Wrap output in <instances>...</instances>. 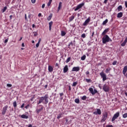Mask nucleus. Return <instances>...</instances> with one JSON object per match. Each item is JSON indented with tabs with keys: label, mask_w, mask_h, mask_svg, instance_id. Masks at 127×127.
Segmentation results:
<instances>
[{
	"label": "nucleus",
	"mask_w": 127,
	"mask_h": 127,
	"mask_svg": "<svg viewBox=\"0 0 127 127\" xmlns=\"http://www.w3.org/2000/svg\"><path fill=\"white\" fill-rule=\"evenodd\" d=\"M39 107H42L40 109H36V113L37 114H39L41 111H43V106L39 105Z\"/></svg>",
	"instance_id": "nucleus-12"
},
{
	"label": "nucleus",
	"mask_w": 127,
	"mask_h": 127,
	"mask_svg": "<svg viewBox=\"0 0 127 127\" xmlns=\"http://www.w3.org/2000/svg\"><path fill=\"white\" fill-rule=\"evenodd\" d=\"M53 14L52 13H51L50 14V15H49L48 18H47V19L49 21H50L51 20V19L52 18V16H53Z\"/></svg>",
	"instance_id": "nucleus-24"
},
{
	"label": "nucleus",
	"mask_w": 127,
	"mask_h": 127,
	"mask_svg": "<svg viewBox=\"0 0 127 127\" xmlns=\"http://www.w3.org/2000/svg\"><path fill=\"white\" fill-rule=\"evenodd\" d=\"M96 110H97L96 111H95L93 112V115H101L102 112L101 111V109H97Z\"/></svg>",
	"instance_id": "nucleus-10"
},
{
	"label": "nucleus",
	"mask_w": 127,
	"mask_h": 127,
	"mask_svg": "<svg viewBox=\"0 0 127 127\" xmlns=\"http://www.w3.org/2000/svg\"><path fill=\"white\" fill-rule=\"evenodd\" d=\"M7 41H8V39H5L4 41V43H7Z\"/></svg>",
	"instance_id": "nucleus-56"
},
{
	"label": "nucleus",
	"mask_w": 127,
	"mask_h": 127,
	"mask_svg": "<svg viewBox=\"0 0 127 127\" xmlns=\"http://www.w3.org/2000/svg\"><path fill=\"white\" fill-rule=\"evenodd\" d=\"M68 70H69V68H68V65H65L64 68V73H67V72H68Z\"/></svg>",
	"instance_id": "nucleus-13"
},
{
	"label": "nucleus",
	"mask_w": 127,
	"mask_h": 127,
	"mask_svg": "<svg viewBox=\"0 0 127 127\" xmlns=\"http://www.w3.org/2000/svg\"><path fill=\"white\" fill-rule=\"evenodd\" d=\"M61 117H62V113H61V114H60L58 115L57 119H60V118H61Z\"/></svg>",
	"instance_id": "nucleus-38"
},
{
	"label": "nucleus",
	"mask_w": 127,
	"mask_h": 127,
	"mask_svg": "<svg viewBox=\"0 0 127 127\" xmlns=\"http://www.w3.org/2000/svg\"><path fill=\"white\" fill-rule=\"evenodd\" d=\"M41 15H42L41 13H40L38 14V16L40 17V16H41Z\"/></svg>",
	"instance_id": "nucleus-62"
},
{
	"label": "nucleus",
	"mask_w": 127,
	"mask_h": 127,
	"mask_svg": "<svg viewBox=\"0 0 127 127\" xmlns=\"http://www.w3.org/2000/svg\"><path fill=\"white\" fill-rule=\"evenodd\" d=\"M8 108V106L7 105H6L4 107H3L2 113H1V114L3 116H4V115H5V113H6V111H7Z\"/></svg>",
	"instance_id": "nucleus-8"
},
{
	"label": "nucleus",
	"mask_w": 127,
	"mask_h": 127,
	"mask_svg": "<svg viewBox=\"0 0 127 127\" xmlns=\"http://www.w3.org/2000/svg\"><path fill=\"white\" fill-rule=\"evenodd\" d=\"M66 35V32L64 31H61V36H65Z\"/></svg>",
	"instance_id": "nucleus-27"
},
{
	"label": "nucleus",
	"mask_w": 127,
	"mask_h": 127,
	"mask_svg": "<svg viewBox=\"0 0 127 127\" xmlns=\"http://www.w3.org/2000/svg\"><path fill=\"white\" fill-rule=\"evenodd\" d=\"M51 2L49 1L47 4L48 6H50V4H51Z\"/></svg>",
	"instance_id": "nucleus-47"
},
{
	"label": "nucleus",
	"mask_w": 127,
	"mask_h": 127,
	"mask_svg": "<svg viewBox=\"0 0 127 127\" xmlns=\"http://www.w3.org/2000/svg\"><path fill=\"white\" fill-rule=\"evenodd\" d=\"M123 117L124 119H126V118H127V113H125L123 115Z\"/></svg>",
	"instance_id": "nucleus-39"
},
{
	"label": "nucleus",
	"mask_w": 127,
	"mask_h": 127,
	"mask_svg": "<svg viewBox=\"0 0 127 127\" xmlns=\"http://www.w3.org/2000/svg\"><path fill=\"white\" fill-rule=\"evenodd\" d=\"M90 21H91V17H89L83 23V26H86L88 25V24L89 23V22H90Z\"/></svg>",
	"instance_id": "nucleus-9"
},
{
	"label": "nucleus",
	"mask_w": 127,
	"mask_h": 127,
	"mask_svg": "<svg viewBox=\"0 0 127 127\" xmlns=\"http://www.w3.org/2000/svg\"><path fill=\"white\" fill-rule=\"evenodd\" d=\"M79 70H80V67L79 66L73 67L72 69V72H74V71L78 72V71H79Z\"/></svg>",
	"instance_id": "nucleus-11"
},
{
	"label": "nucleus",
	"mask_w": 127,
	"mask_h": 127,
	"mask_svg": "<svg viewBox=\"0 0 127 127\" xmlns=\"http://www.w3.org/2000/svg\"><path fill=\"white\" fill-rule=\"evenodd\" d=\"M127 72V66H125L123 68V73L124 75H126V73Z\"/></svg>",
	"instance_id": "nucleus-16"
},
{
	"label": "nucleus",
	"mask_w": 127,
	"mask_h": 127,
	"mask_svg": "<svg viewBox=\"0 0 127 127\" xmlns=\"http://www.w3.org/2000/svg\"><path fill=\"white\" fill-rule=\"evenodd\" d=\"M125 5L126 7L127 8V1H125Z\"/></svg>",
	"instance_id": "nucleus-52"
},
{
	"label": "nucleus",
	"mask_w": 127,
	"mask_h": 127,
	"mask_svg": "<svg viewBox=\"0 0 127 127\" xmlns=\"http://www.w3.org/2000/svg\"><path fill=\"white\" fill-rule=\"evenodd\" d=\"M64 93H60V97H62V96H64Z\"/></svg>",
	"instance_id": "nucleus-51"
},
{
	"label": "nucleus",
	"mask_w": 127,
	"mask_h": 127,
	"mask_svg": "<svg viewBox=\"0 0 127 127\" xmlns=\"http://www.w3.org/2000/svg\"><path fill=\"white\" fill-rule=\"evenodd\" d=\"M25 109H27L29 108V104H28L27 106H25Z\"/></svg>",
	"instance_id": "nucleus-48"
},
{
	"label": "nucleus",
	"mask_w": 127,
	"mask_h": 127,
	"mask_svg": "<svg viewBox=\"0 0 127 127\" xmlns=\"http://www.w3.org/2000/svg\"><path fill=\"white\" fill-rule=\"evenodd\" d=\"M107 118H108V113L105 112L103 114L102 119L101 120V123H104L107 120Z\"/></svg>",
	"instance_id": "nucleus-4"
},
{
	"label": "nucleus",
	"mask_w": 127,
	"mask_h": 127,
	"mask_svg": "<svg viewBox=\"0 0 127 127\" xmlns=\"http://www.w3.org/2000/svg\"><path fill=\"white\" fill-rule=\"evenodd\" d=\"M41 42V39H39L38 42V43L36 44V47L37 48H38L39 47V44H40V42Z\"/></svg>",
	"instance_id": "nucleus-20"
},
{
	"label": "nucleus",
	"mask_w": 127,
	"mask_h": 127,
	"mask_svg": "<svg viewBox=\"0 0 127 127\" xmlns=\"http://www.w3.org/2000/svg\"><path fill=\"white\" fill-rule=\"evenodd\" d=\"M28 127H32V125L31 124L29 125Z\"/></svg>",
	"instance_id": "nucleus-64"
},
{
	"label": "nucleus",
	"mask_w": 127,
	"mask_h": 127,
	"mask_svg": "<svg viewBox=\"0 0 127 127\" xmlns=\"http://www.w3.org/2000/svg\"><path fill=\"white\" fill-rule=\"evenodd\" d=\"M85 74H86V75L87 78H89V75L90 74V71H87L85 72Z\"/></svg>",
	"instance_id": "nucleus-34"
},
{
	"label": "nucleus",
	"mask_w": 127,
	"mask_h": 127,
	"mask_svg": "<svg viewBox=\"0 0 127 127\" xmlns=\"http://www.w3.org/2000/svg\"><path fill=\"white\" fill-rule=\"evenodd\" d=\"M112 41L113 40L110 38L108 35H104L102 38V43L103 44H106L108 42H112Z\"/></svg>",
	"instance_id": "nucleus-2"
},
{
	"label": "nucleus",
	"mask_w": 127,
	"mask_h": 127,
	"mask_svg": "<svg viewBox=\"0 0 127 127\" xmlns=\"http://www.w3.org/2000/svg\"><path fill=\"white\" fill-rule=\"evenodd\" d=\"M9 17L10 20L12 19V15H10Z\"/></svg>",
	"instance_id": "nucleus-59"
},
{
	"label": "nucleus",
	"mask_w": 127,
	"mask_h": 127,
	"mask_svg": "<svg viewBox=\"0 0 127 127\" xmlns=\"http://www.w3.org/2000/svg\"><path fill=\"white\" fill-rule=\"evenodd\" d=\"M81 37H82V38H85L86 37V34L85 33L82 34L81 35Z\"/></svg>",
	"instance_id": "nucleus-41"
},
{
	"label": "nucleus",
	"mask_w": 127,
	"mask_h": 127,
	"mask_svg": "<svg viewBox=\"0 0 127 127\" xmlns=\"http://www.w3.org/2000/svg\"><path fill=\"white\" fill-rule=\"evenodd\" d=\"M111 71V68H106V70L105 71L106 73H109Z\"/></svg>",
	"instance_id": "nucleus-37"
},
{
	"label": "nucleus",
	"mask_w": 127,
	"mask_h": 127,
	"mask_svg": "<svg viewBox=\"0 0 127 127\" xmlns=\"http://www.w3.org/2000/svg\"><path fill=\"white\" fill-rule=\"evenodd\" d=\"M94 34H95V32L93 31L92 33L91 37H93Z\"/></svg>",
	"instance_id": "nucleus-49"
},
{
	"label": "nucleus",
	"mask_w": 127,
	"mask_h": 127,
	"mask_svg": "<svg viewBox=\"0 0 127 127\" xmlns=\"http://www.w3.org/2000/svg\"><path fill=\"white\" fill-rule=\"evenodd\" d=\"M127 37H126L124 42L121 44V46L124 47V46H126V45L127 44Z\"/></svg>",
	"instance_id": "nucleus-15"
},
{
	"label": "nucleus",
	"mask_w": 127,
	"mask_h": 127,
	"mask_svg": "<svg viewBox=\"0 0 127 127\" xmlns=\"http://www.w3.org/2000/svg\"><path fill=\"white\" fill-rule=\"evenodd\" d=\"M84 5H85L84 2H82L77 5L76 6V8L74 9L75 11H77V10H78V9H80V8H82V7H83V6Z\"/></svg>",
	"instance_id": "nucleus-6"
},
{
	"label": "nucleus",
	"mask_w": 127,
	"mask_h": 127,
	"mask_svg": "<svg viewBox=\"0 0 127 127\" xmlns=\"http://www.w3.org/2000/svg\"><path fill=\"white\" fill-rule=\"evenodd\" d=\"M97 93H98V90L94 89V95H95V94H97Z\"/></svg>",
	"instance_id": "nucleus-46"
},
{
	"label": "nucleus",
	"mask_w": 127,
	"mask_h": 127,
	"mask_svg": "<svg viewBox=\"0 0 127 127\" xmlns=\"http://www.w3.org/2000/svg\"><path fill=\"white\" fill-rule=\"evenodd\" d=\"M113 65H117V61H114L113 62V63H112Z\"/></svg>",
	"instance_id": "nucleus-45"
},
{
	"label": "nucleus",
	"mask_w": 127,
	"mask_h": 127,
	"mask_svg": "<svg viewBox=\"0 0 127 127\" xmlns=\"http://www.w3.org/2000/svg\"><path fill=\"white\" fill-rule=\"evenodd\" d=\"M14 108H16V106H17V104L16 103V101H14L13 103Z\"/></svg>",
	"instance_id": "nucleus-35"
},
{
	"label": "nucleus",
	"mask_w": 127,
	"mask_h": 127,
	"mask_svg": "<svg viewBox=\"0 0 127 127\" xmlns=\"http://www.w3.org/2000/svg\"><path fill=\"white\" fill-rule=\"evenodd\" d=\"M89 92H90V93L92 94V95H94V89H93V88L90 87L89 88Z\"/></svg>",
	"instance_id": "nucleus-23"
},
{
	"label": "nucleus",
	"mask_w": 127,
	"mask_h": 127,
	"mask_svg": "<svg viewBox=\"0 0 127 127\" xmlns=\"http://www.w3.org/2000/svg\"><path fill=\"white\" fill-rule=\"evenodd\" d=\"M48 94H46L45 96L41 97L39 98V101H37V105H39L42 103L45 104V105H47L48 104Z\"/></svg>",
	"instance_id": "nucleus-1"
},
{
	"label": "nucleus",
	"mask_w": 127,
	"mask_h": 127,
	"mask_svg": "<svg viewBox=\"0 0 127 127\" xmlns=\"http://www.w3.org/2000/svg\"><path fill=\"white\" fill-rule=\"evenodd\" d=\"M21 118L22 119H28L29 117L28 116L26 115H25V114H23L21 116Z\"/></svg>",
	"instance_id": "nucleus-17"
},
{
	"label": "nucleus",
	"mask_w": 127,
	"mask_h": 127,
	"mask_svg": "<svg viewBox=\"0 0 127 127\" xmlns=\"http://www.w3.org/2000/svg\"><path fill=\"white\" fill-rule=\"evenodd\" d=\"M62 7V2H60L59 3V5L58 8V10H60V8H61Z\"/></svg>",
	"instance_id": "nucleus-25"
},
{
	"label": "nucleus",
	"mask_w": 127,
	"mask_h": 127,
	"mask_svg": "<svg viewBox=\"0 0 127 127\" xmlns=\"http://www.w3.org/2000/svg\"><path fill=\"white\" fill-rule=\"evenodd\" d=\"M86 59V55H83L82 57L81 58V60H82V61H84Z\"/></svg>",
	"instance_id": "nucleus-33"
},
{
	"label": "nucleus",
	"mask_w": 127,
	"mask_h": 127,
	"mask_svg": "<svg viewBox=\"0 0 127 127\" xmlns=\"http://www.w3.org/2000/svg\"><path fill=\"white\" fill-rule=\"evenodd\" d=\"M100 75L102 78V80L103 82H105L106 80H107V75H106V73H104V72H101L100 73Z\"/></svg>",
	"instance_id": "nucleus-3"
},
{
	"label": "nucleus",
	"mask_w": 127,
	"mask_h": 127,
	"mask_svg": "<svg viewBox=\"0 0 127 127\" xmlns=\"http://www.w3.org/2000/svg\"><path fill=\"white\" fill-rule=\"evenodd\" d=\"M103 90L104 92H109L110 91V87L107 85V84H104L103 87Z\"/></svg>",
	"instance_id": "nucleus-7"
},
{
	"label": "nucleus",
	"mask_w": 127,
	"mask_h": 127,
	"mask_svg": "<svg viewBox=\"0 0 127 127\" xmlns=\"http://www.w3.org/2000/svg\"><path fill=\"white\" fill-rule=\"evenodd\" d=\"M25 20H27V17L26 16V14H25Z\"/></svg>",
	"instance_id": "nucleus-57"
},
{
	"label": "nucleus",
	"mask_w": 127,
	"mask_h": 127,
	"mask_svg": "<svg viewBox=\"0 0 127 127\" xmlns=\"http://www.w3.org/2000/svg\"><path fill=\"white\" fill-rule=\"evenodd\" d=\"M7 87H12V85L11 84H7L6 85Z\"/></svg>",
	"instance_id": "nucleus-43"
},
{
	"label": "nucleus",
	"mask_w": 127,
	"mask_h": 127,
	"mask_svg": "<svg viewBox=\"0 0 127 127\" xmlns=\"http://www.w3.org/2000/svg\"><path fill=\"white\" fill-rule=\"evenodd\" d=\"M22 47H24V43H22Z\"/></svg>",
	"instance_id": "nucleus-63"
},
{
	"label": "nucleus",
	"mask_w": 127,
	"mask_h": 127,
	"mask_svg": "<svg viewBox=\"0 0 127 127\" xmlns=\"http://www.w3.org/2000/svg\"><path fill=\"white\" fill-rule=\"evenodd\" d=\"M48 70L49 72H53V67H52L51 65H49Z\"/></svg>",
	"instance_id": "nucleus-19"
},
{
	"label": "nucleus",
	"mask_w": 127,
	"mask_h": 127,
	"mask_svg": "<svg viewBox=\"0 0 127 127\" xmlns=\"http://www.w3.org/2000/svg\"><path fill=\"white\" fill-rule=\"evenodd\" d=\"M59 66V64L58 63L56 64V67H58Z\"/></svg>",
	"instance_id": "nucleus-61"
},
{
	"label": "nucleus",
	"mask_w": 127,
	"mask_h": 127,
	"mask_svg": "<svg viewBox=\"0 0 127 127\" xmlns=\"http://www.w3.org/2000/svg\"><path fill=\"white\" fill-rule=\"evenodd\" d=\"M32 3H35L36 2V0H31Z\"/></svg>",
	"instance_id": "nucleus-44"
},
{
	"label": "nucleus",
	"mask_w": 127,
	"mask_h": 127,
	"mask_svg": "<svg viewBox=\"0 0 127 127\" xmlns=\"http://www.w3.org/2000/svg\"><path fill=\"white\" fill-rule=\"evenodd\" d=\"M77 85H78V81L73 82L72 86V87H76V86H77Z\"/></svg>",
	"instance_id": "nucleus-29"
},
{
	"label": "nucleus",
	"mask_w": 127,
	"mask_h": 127,
	"mask_svg": "<svg viewBox=\"0 0 127 127\" xmlns=\"http://www.w3.org/2000/svg\"><path fill=\"white\" fill-rule=\"evenodd\" d=\"M119 117H120V112H117L115 114H114L111 121L112 122H115V121H116V120H117V119H118Z\"/></svg>",
	"instance_id": "nucleus-5"
},
{
	"label": "nucleus",
	"mask_w": 127,
	"mask_h": 127,
	"mask_svg": "<svg viewBox=\"0 0 127 127\" xmlns=\"http://www.w3.org/2000/svg\"><path fill=\"white\" fill-rule=\"evenodd\" d=\"M109 28L106 29L105 30H104V31L102 32V35H103L104 36H105V35H106V34H107V33H108L109 32Z\"/></svg>",
	"instance_id": "nucleus-14"
},
{
	"label": "nucleus",
	"mask_w": 127,
	"mask_h": 127,
	"mask_svg": "<svg viewBox=\"0 0 127 127\" xmlns=\"http://www.w3.org/2000/svg\"><path fill=\"white\" fill-rule=\"evenodd\" d=\"M75 18L74 16H71L69 18V22H71V21H72V20Z\"/></svg>",
	"instance_id": "nucleus-21"
},
{
	"label": "nucleus",
	"mask_w": 127,
	"mask_h": 127,
	"mask_svg": "<svg viewBox=\"0 0 127 127\" xmlns=\"http://www.w3.org/2000/svg\"><path fill=\"white\" fill-rule=\"evenodd\" d=\"M106 127H114L113 125H107Z\"/></svg>",
	"instance_id": "nucleus-50"
},
{
	"label": "nucleus",
	"mask_w": 127,
	"mask_h": 127,
	"mask_svg": "<svg viewBox=\"0 0 127 127\" xmlns=\"http://www.w3.org/2000/svg\"><path fill=\"white\" fill-rule=\"evenodd\" d=\"M68 90H69V91H71V86H69V87H68Z\"/></svg>",
	"instance_id": "nucleus-60"
},
{
	"label": "nucleus",
	"mask_w": 127,
	"mask_h": 127,
	"mask_svg": "<svg viewBox=\"0 0 127 127\" xmlns=\"http://www.w3.org/2000/svg\"><path fill=\"white\" fill-rule=\"evenodd\" d=\"M70 60H71V57L68 58L66 61V63H69V62H70Z\"/></svg>",
	"instance_id": "nucleus-36"
},
{
	"label": "nucleus",
	"mask_w": 127,
	"mask_h": 127,
	"mask_svg": "<svg viewBox=\"0 0 127 127\" xmlns=\"http://www.w3.org/2000/svg\"><path fill=\"white\" fill-rule=\"evenodd\" d=\"M75 103H76V104H79V103H80V100L79 99H75L74 100Z\"/></svg>",
	"instance_id": "nucleus-31"
},
{
	"label": "nucleus",
	"mask_w": 127,
	"mask_h": 127,
	"mask_svg": "<svg viewBox=\"0 0 127 127\" xmlns=\"http://www.w3.org/2000/svg\"><path fill=\"white\" fill-rule=\"evenodd\" d=\"M24 107V103H23L22 105L21 106V109H22Z\"/></svg>",
	"instance_id": "nucleus-55"
},
{
	"label": "nucleus",
	"mask_w": 127,
	"mask_h": 127,
	"mask_svg": "<svg viewBox=\"0 0 127 127\" xmlns=\"http://www.w3.org/2000/svg\"><path fill=\"white\" fill-rule=\"evenodd\" d=\"M6 9H7V7L6 6L4 7L2 9V12L3 13V12H4L5 10H6Z\"/></svg>",
	"instance_id": "nucleus-30"
},
{
	"label": "nucleus",
	"mask_w": 127,
	"mask_h": 127,
	"mask_svg": "<svg viewBox=\"0 0 127 127\" xmlns=\"http://www.w3.org/2000/svg\"><path fill=\"white\" fill-rule=\"evenodd\" d=\"M44 7H45V4H43L42 5V8H44Z\"/></svg>",
	"instance_id": "nucleus-54"
},
{
	"label": "nucleus",
	"mask_w": 127,
	"mask_h": 127,
	"mask_svg": "<svg viewBox=\"0 0 127 127\" xmlns=\"http://www.w3.org/2000/svg\"><path fill=\"white\" fill-rule=\"evenodd\" d=\"M108 2V0H105L104 1V3H107Z\"/></svg>",
	"instance_id": "nucleus-58"
},
{
	"label": "nucleus",
	"mask_w": 127,
	"mask_h": 127,
	"mask_svg": "<svg viewBox=\"0 0 127 127\" xmlns=\"http://www.w3.org/2000/svg\"><path fill=\"white\" fill-rule=\"evenodd\" d=\"M108 19H106L105 21H103L102 23V25H105V24H107L108 23Z\"/></svg>",
	"instance_id": "nucleus-26"
},
{
	"label": "nucleus",
	"mask_w": 127,
	"mask_h": 127,
	"mask_svg": "<svg viewBox=\"0 0 127 127\" xmlns=\"http://www.w3.org/2000/svg\"><path fill=\"white\" fill-rule=\"evenodd\" d=\"M117 9H118V11H121L123 10V6L119 5Z\"/></svg>",
	"instance_id": "nucleus-22"
},
{
	"label": "nucleus",
	"mask_w": 127,
	"mask_h": 127,
	"mask_svg": "<svg viewBox=\"0 0 127 127\" xmlns=\"http://www.w3.org/2000/svg\"><path fill=\"white\" fill-rule=\"evenodd\" d=\"M85 81L86 82H87V83H91L92 82V80H91V79H88V78H86Z\"/></svg>",
	"instance_id": "nucleus-32"
},
{
	"label": "nucleus",
	"mask_w": 127,
	"mask_h": 127,
	"mask_svg": "<svg viewBox=\"0 0 127 127\" xmlns=\"http://www.w3.org/2000/svg\"><path fill=\"white\" fill-rule=\"evenodd\" d=\"M34 33V36H37V32H33Z\"/></svg>",
	"instance_id": "nucleus-42"
},
{
	"label": "nucleus",
	"mask_w": 127,
	"mask_h": 127,
	"mask_svg": "<svg viewBox=\"0 0 127 127\" xmlns=\"http://www.w3.org/2000/svg\"><path fill=\"white\" fill-rule=\"evenodd\" d=\"M117 17H118V18H121V17H123V12H120L118 13L117 14Z\"/></svg>",
	"instance_id": "nucleus-18"
},
{
	"label": "nucleus",
	"mask_w": 127,
	"mask_h": 127,
	"mask_svg": "<svg viewBox=\"0 0 127 127\" xmlns=\"http://www.w3.org/2000/svg\"><path fill=\"white\" fill-rule=\"evenodd\" d=\"M52 24H53V21H51V22L49 23V27H52Z\"/></svg>",
	"instance_id": "nucleus-40"
},
{
	"label": "nucleus",
	"mask_w": 127,
	"mask_h": 127,
	"mask_svg": "<svg viewBox=\"0 0 127 127\" xmlns=\"http://www.w3.org/2000/svg\"><path fill=\"white\" fill-rule=\"evenodd\" d=\"M81 100L83 101H86L87 100V96L86 95H84L81 97Z\"/></svg>",
	"instance_id": "nucleus-28"
},
{
	"label": "nucleus",
	"mask_w": 127,
	"mask_h": 127,
	"mask_svg": "<svg viewBox=\"0 0 127 127\" xmlns=\"http://www.w3.org/2000/svg\"><path fill=\"white\" fill-rule=\"evenodd\" d=\"M70 45H71L72 46L73 45V42H71L69 44H68V46H70Z\"/></svg>",
	"instance_id": "nucleus-53"
}]
</instances>
